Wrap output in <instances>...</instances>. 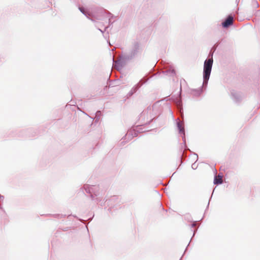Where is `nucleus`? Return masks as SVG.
I'll return each mask as SVG.
<instances>
[{
  "mask_svg": "<svg viewBox=\"0 0 260 260\" xmlns=\"http://www.w3.org/2000/svg\"><path fill=\"white\" fill-rule=\"evenodd\" d=\"M80 190L83 192L84 190L89 195L91 200L94 201L96 203H99L102 201L103 190L99 185L85 184L83 187L80 188Z\"/></svg>",
  "mask_w": 260,
  "mask_h": 260,
  "instance_id": "nucleus-1",
  "label": "nucleus"
},
{
  "mask_svg": "<svg viewBox=\"0 0 260 260\" xmlns=\"http://www.w3.org/2000/svg\"><path fill=\"white\" fill-rule=\"evenodd\" d=\"M213 60L212 57L205 60L203 68V85H207L211 74Z\"/></svg>",
  "mask_w": 260,
  "mask_h": 260,
  "instance_id": "nucleus-2",
  "label": "nucleus"
},
{
  "mask_svg": "<svg viewBox=\"0 0 260 260\" xmlns=\"http://www.w3.org/2000/svg\"><path fill=\"white\" fill-rule=\"evenodd\" d=\"M137 54V51L134 50L131 53V55H126L123 57H121L119 59L114 61V67L118 70H120L126 60L132 58Z\"/></svg>",
  "mask_w": 260,
  "mask_h": 260,
  "instance_id": "nucleus-3",
  "label": "nucleus"
},
{
  "mask_svg": "<svg viewBox=\"0 0 260 260\" xmlns=\"http://www.w3.org/2000/svg\"><path fill=\"white\" fill-rule=\"evenodd\" d=\"M233 22V17L232 16H229L224 22L222 23V25L224 27H228L231 25Z\"/></svg>",
  "mask_w": 260,
  "mask_h": 260,
  "instance_id": "nucleus-4",
  "label": "nucleus"
},
{
  "mask_svg": "<svg viewBox=\"0 0 260 260\" xmlns=\"http://www.w3.org/2000/svg\"><path fill=\"white\" fill-rule=\"evenodd\" d=\"M177 127H178V129L179 130V132L180 134H182L183 136V140L184 141V142H185V129H184V128L182 125V122L179 121V122H177Z\"/></svg>",
  "mask_w": 260,
  "mask_h": 260,
  "instance_id": "nucleus-5",
  "label": "nucleus"
},
{
  "mask_svg": "<svg viewBox=\"0 0 260 260\" xmlns=\"http://www.w3.org/2000/svg\"><path fill=\"white\" fill-rule=\"evenodd\" d=\"M213 183L215 185H219L222 183L221 176H218L217 177L216 175L214 176Z\"/></svg>",
  "mask_w": 260,
  "mask_h": 260,
  "instance_id": "nucleus-6",
  "label": "nucleus"
},
{
  "mask_svg": "<svg viewBox=\"0 0 260 260\" xmlns=\"http://www.w3.org/2000/svg\"><path fill=\"white\" fill-rule=\"evenodd\" d=\"M190 158L192 161H194V162H197V161L198 159V156L197 154L193 153L191 155V156H190Z\"/></svg>",
  "mask_w": 260,
  "mask_h": 260,
  "instance_id": "nucleus-7",
  "label": "nucleus"
},
{
  "mask_svg": "<svg viewBox=\"0 0 260 260\" xmlns=\"http://www.w3.org/2000/svg\"><path fill=\"white\" fill-rule=\"evenodd\" d=\"M53 216H54V217L55 218H62L66 216V215H63V214H54Z\"/></svg>",
  "mask_w": 260,
  "mask_h": 260,
  "instance_id": "nucleus-8",
  "label": "nucleus"
},
{
  "mask_svg": "<svg viewBox=\"0 0 260 260\" xmlns=\"http://www.w3.org/2000/svg\"><path fill=\"white\" fill-rule=\"evenodd\" d=\"M167 72H168V74H169L171 76H173L175 74V71L173 69L168 70Z\"/></svg>",
  "mask_w": 260,
  "mask_h": 260,
  "instance_id": "nucleus-9",
  "label": "nucleus"
},
{
  "mask_svg": "<svg viewBox=\"0 0 260 260\" xmlns=\"http://www.w3.org/2000/svg\"><path fill=\"white\" fill-rule=\"evenodd\" d=\"M198 167V164H192L191 165V168L193 170H196Z\"/></svg>",
  "mask_w": 260,
  "mask_h": 260,
  "instance_id": "nucleus-10",
  "label": "nucleus"
},
{
  "mask_svg": "<svg viewBox=\"0 0 260 260\" xmlns=\"http://www.w3.org/2000/svg\"><path fill=\"white\" fill-rule=\"evenodd\" d=\"M79 9L82 14H83L84 15L86 16V12H85V11L84 10V9L83 8L79 7Z\"/></svg>",
  "mask_w": 260,
  "mask_h": 260,
  "instance_id": "nucleus-11",
  "label": "nucleus"
},
{
  "mask_svg": "<svg viewBox=\"0 0 260 260\" xmlns=\"http://www.w3.org/2000/svg\"><path fill=\"white\" fill-rule=\"evenodd\" d=\"M136 90H137L136 88H135L132 89V90L130 92H129V93H128L129 96L132 95L133 94V93L135 92H136Z\"/></svg>",
  "mask_w": 260,
  "mask_h": 260,
  "instance_id": "nucleus-12",
  "label": "nucleus"
},
{
  "mask_svg": "<svg viewBox=\"0 0 260 260\" xmlns=\"http://www.w3.org/2000/svg\"><path fill=\"white\" fill-rule=\"evenodd\" d=\"M196 222H192L191 224H190V228H193L196 226Z\"/></svg>",
  "mask_w": 260,
  "mask_h": 260,
  "instance_id": "nucleus-13",
  "label": "nucleus"
},
{
  "mask_svg": "<svg viewBox=\"0 0 260 260\" xmlns=\"http://www.w3.org/2000/svg\"><path fill=\"white\" fill-rule=\"evenodd\" d=\"M4 199V197L0 194V200H1L2 201H3Z\"/></svg>",
  "mask_w": 260,
  "mask_h": 260,
  "instance_id": "nucleus-14",
  "label": "nucleus"
},
{
  "mask_svg": "<svg viewBox=\"0 0 260 260\" xmlns=\"http://www.w3.org/2000/svg\"><path fill=\"white\" fill-rule=\"evenodd\" d=\"M116 199H117V197L116 196H113L111 199V200H115Z\"/></svg>",
  "mask_w": 260,
  "mask_h": 260,
  "instance_id": "nucleus-15",
  "label": "nucleus"
},
{
  "mask_svg": "<svg viewBox=\"0 0 260 260\" xmlns=\"http://www.w3.org/2000/svg\"><path fill=\"white\" fill-rule=\"evenodd\" d=\"M0 209H1L3 211H4L5 212L4 209H3L2 206L1 205H0Z\"/></svg>",
  "mask_w": 260,
  "mask_h": 260,
  "instance_id": "nucleus-16",
  "label": "nucleus"
},
{
  "mask_svg": "<svg viewBox=\"0 0 260 260\" xmlns=\"http://www.w3.org/2000/svg\"><path fill=\"white\" fill-rule=\"evenodd\" d=\"M211 198H212V196L210 197V199H209V202H208V205H207V208H208V207H209V203H210V200H211Z\"/></svg>",
  "mask_w": 260,
  "mask_h": 260,
  "instance_id": "nucleus-17",
  "label": "nucleus"
},
{
  "mask_svg": "<svg viewBox=\"0 0 260 260\" xmlns=\"http://www.w3.org/2000/svg\"><path fill=\"white\" fill-rule=\"evenodd\" d=\"M197 230H194V232H193V236H194L195 235V233L196 232Z\"/></svg>",
  "mask_w": 260,
  "mask_h": 260,
  "instance_id": "nucleus-18",
  "label": "nucleus"
},
{
  "mask_svg": "<svg viewBox=\"0 0 260 260\" xmlns=\"http://www.w3.org/2000/svg\"><path fill=\"white\" fill-rule=\"evenodd\" d=\"M180 103H181V102H180V101H178V105H180Z\"/></svg>",
  "mask_w": 260,
  "mask_h": 260,
  "instance_id": "nucleus-19",
  "label": "nucleus"
},
{
  "mask_svg": "<svg viewBox=\"0 0 260 260\" xmlns=\"http://www.w3.org/2000/svg\"><path fill=\"white\" fill-rule=\"evenodd\" d=\"M189 244V243L188 244V245H187V247H188V246ZM187 247H186V248H185V250L184 252H185L186 250H187Z\"/></svg>",
  "mask_w": 260,
  "mask_h": 260,
  "instance_id": "nucleus-20",
  "label": "nucleus"
},
{
  "mask_svg": "<svg viewBox=\"0 0 260 260\" xmlns=\"http://www.w3.org/2000/svg\"><path fill=\"white\" fill-rule=\"evenodd\" d=\"M88 220L90 221L92 220V218H89Z\"/></svg>",
  "mask_w": 260,
  "mask_h": 260,
  "instance_id": "nucleus-21",
  "label": "nucleus"
},
{
  "mask_svg": "<svg viewBox=\"0 0 260 260\" xmlns=\"http://www.w3.org/2000/svg\"><path fill=\"white\" fill-rule=\"evenodd\" d=\"M99 30H100V31H101L102 33H103V31L101 29H99Z\"/></svg>",
  "mask_w": 260,
  "mask_h": 260,
  "instance_id": "nucleus-22",
  "label": "nucleus"
},
{
  "mask_svg": "<svg viewBox=\"0 0 260 260\" xmlns=\"http://www.w3.org/2000/svg\"><path fill=\"white\" fill-rule=\"evenodd\" d=\"M105 202H107V203H108H108H109V202H108V201L107 200H106V201H105Z\"/></svg>",
  "mask_w": 260,
  "mask_h": 260,
  "instance_id": "nucleus-23",
  "label": "nucleus"
},
{
  "mask_svg": "<svg viewBox=\"0 0 260 260\" xmlns=\"http://www.w3.org/2000/svg\"><path fill=\"white\" fill-rule=\"evenodd\" d=\"M188 215H189V214H187L185 217L187 218V216Z\"/></svg>",
  "mask_w": 260,
  "mask_h": 260,
  "instance_id": "nucleus-24",
  "label": "nucleus"
},
{
  "mask_svg": "<svg viewBox=\"0 0 260 260\" xmlns=\"http://www.w3.org/2000/svg\"><path fill=\"white\" fill-rule=\"evenodd\" d=\"M104 205V204H103L102 203L101 204V206H103Z\"/></svg>",
  "mask_w": 260,
  "mask_h": 260,
  "instance_id": "nucleus-25",
  "label": "nucleus"
},
{
  "mask_svg": "<svg viewBox=\"0 0 260 260\" xmlns=\"http://www.w3.org/2000/svg\"><path fill=\"white\" fill-rule=\"evenodd\" d=\"M181 258H182V257L179 260H181Z\"/></svg>",
  "mask_w": 260,
  "mask_h": 260,
  "instance_id": "nucleus-26",
  "label": "nucleus"
}]
</instances>
